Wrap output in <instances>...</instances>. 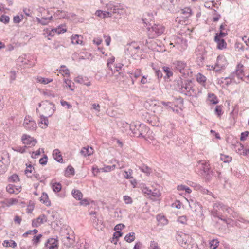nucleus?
Instances as JSON below:
<instances>
[{"label":"nucleus","instance_id":"a19ab883","mask_svg":"<svg viewBox=\"0 0 249 249\" xmlns=\"http://www.w3.org/2000/svg\"><path fill=\"white\" fill-rule=\"evenodd\" d=\"M196 79L197 82L201 84L202 85L204 84L206 80V77L200 73H199L197 75Z\"/></svg>","mask_w":249,"mask_h":249},{"label":"nucleus","instance_id":"412c9836","mask_svg":"<svg viewBox=\"0 0 249 249\" xmlns=\"http://www.w3.org/2000/svg\"><path fill=\"white\" fill-rule=\"evenodd\" d=\"M8 153L6 152H2L0 153V163L3 164L4 165H7L9 163Z\"/></svg>","mask_w":249,"mask_h":249},{"label":"nucleus","instance_id":"7ed1b4c3","mask_svg":"<svg viewBox=\"0 0 249 249\" xmlns=\"http://www.w3.org/2000/svg\"><path fill=\"white\" fill-rule=\"evenodd\" d=\"M226 211L229 214H231L232 210L231 208L224 205L220 202H216L213 204V209L212 210V214L214 217H217L221 220L225 222L226 224H229L230 222L229 219L225 218L223 219L222 215L220 214L221 213L220 211Z\"/></svg>","mask_w":249,"mask_h":249},{"label":"nucleus","instance_id":"4d7b16f0","mask_svg":"<svg viewBox=\"0 0 249 249\" xmlns=\"http://www.w3.org/2000/svg\"><path fill=\"white\" fill-rule=\"evenodd\" d=\"M50 109L49 110V112H48V117L51 116L55 111V107L54 104L52 103H49Z\"/></svg>","mask_w":249,"mask_h":249},{"label":"nucleus","instance_id":"7c9ffc66","mask_svg":"<svg viewBox=\"0 0 249 249\" xmlns=\"http://www.w3.org/2000/svg\"><path fill=\"white\" fill-rule=\"evenodd\" d=\"M71 194L73 197L78 200H81L83 197V194L79 190L73 189L71 192Z\"/></svg>","mask_w":249,"mask_h":249},{"label":"nucleus","instance_id":"72a5a7b5","mask_svg":"<svg viewBox=\"0 0 249 249\" xmlns=\"http://www.w3.org/2000/svg\"><path fill=\"white\" fill-rule=\"evenodd\" d=\"M3 245L6 247H10L13 248H15L17 246V243L14 241L12 240L9 241L5 240L3 243Z\"/></svg>","mask_w":249,"mask_h":249},{"label":"nucleus","instance_id":"e433bc0d","mask_svg":"<svg viewBox=\"0 0 249 249\" xmlns=\"http://www.w3.org/2000/svg\"><path fill=\"white\" fill-rule=\"evenodd\" d=\"M234 148L237 153L240 155H242V151L244 149V145L241 143L238 142L234 145Z\"/></svg>","mask_w":249,"mask_h":249},{"label":"nucleus","instance_id":"09e8293b","mask_svg":"<svg viewBox=\"0 0 249 249\" xmlns=\"http://www.w3.org/2000/svg\"><path fill=\"white\" fill-rule=\"evenodd\" d=\"M23 19V15H21L20 16L18 15H17L14 16L13 18V22L15 23H20Z\"/></svg>","mask_w":249,"mask_h":249},{"label":"nucleus","instance_id":"cd10ccee","mask_svg":"<svg viewBox=\"0 0 249 249\" xmlns=\"http://www.w3.org/2000/svg\"><path fill=\"white\" fill-rule=\"evenodd\" d=\"M106 8L108 12H110L111 14L112 13H117L119 12V9L117 8V6L111 3L107 4L106 6Z\"/></svg>","mask_w":249,"mask_h":249},{"label":"nucleus","instance_id":"423d86ee","mask_svg":"<svg viewBox=\"0 0 249 249\" xmlns=\"http://www.w3.org/2000/svg\"><path fill=\"white\" fill-rule=\"evenodd\" d=\"M147 35L149 38H154L162 34L164 31V27L160 24L152 25L151 23L147 27Z\"/></svg>","mask_w":249,"mask_h":249},{"label":"nucleus","instance_id":"f03ea898","mask_svg":"<svg viewBox=\"0 0 249 249\" xmlns=\"http://www.w3.org/2000/svg\"><path fill=\"white\" fill-rule=\"evenodd\" d=\"M129 128L135 136L143 138H146V135L149 131V128L146 125L139 122L132 123L129 125Z\"/></svg>","mask_w":249,"mask_h":249},{"label":"nucleus","instance_id":"dca6fc26","mask_svg":"<svg viewBox=\"0 0 249 249\" xmlns=\"http://www.w3.org/2000/svg\"><path fill=\"white\" fill-rule=\"evenodd\" d=\"M46 221L45 215L42 214L40 215L36 219H33L32 220V225L33 227H37Z\"/></svg>","mask_w":249,"mask_h":249},{"label":"nucleus","instance_id":"4468645a","mask_svg":"<svg viewBox=\"0 0 249 249\" xmlns=\"http://www.w3.org/2000/svg\"><path fill=\"white\" fill-rule=\"evenodd\" d=\"M199 169L200 172L199 174L201 176L204 175L210 169V164L206 161H201L199 162Z\"/></svg>","mask_w":249,"mask_h":249},{"label":"nucleus","instance_id":"13d9d810","mask_svg":"<svg viewBox=\"0 0 249 249\" xmlns=\"http://www.w3.org/2000/svg\"><path fill=\"white\" fill-rule=\"evenodd\" d=\"M10 82L12 83L16 78V73L14 71H11L10 72Z\"/></svg>","mask_w":249,"mask_h":249},{"label":"nucleus","instance_id":"3c124183","mask_svg":"<svg viewBox=\"0 0 249 249\" xmlns=\"http://www.w3.org/2000/svg\"><path fill=\"white\" fill-rule=\"evenodd\" d=\"M214 112L218 117H220L222 114V107L220 106H216Z\"/></svg>","mask_w":249,"mask_h":249},{"label":"nucleus","instance_id":"4be33fe9","mask_svg":"<svg viewBox=\"0 0 249 249\" xmlns=\"http://www.w3.org/2000/svg\"><path fill=\"white\" fill-rule=\"evenodd\" d=\"M162 71L165 74L163 77L165 80H168L173 76V72L169 67L163 66L162 67Z\"/></svg>","mask_w":249,"mask_h":249},{"label":"nucleus","instance_id":"9d476101","mask_svg":"<svg viewBox=\"0 0 249 249\" xmlns=\"http://www.w3.org/2000/svg\"><path fill=\"white\" fill-rule=\"evenodd\" d=\"M226 65V61L225 58L223 56L219 55L217 57L216 63L214 66H212V68H213L215 71H219L221 69H223Z\"/></svg>","mask_w":249,"mask_h":249},{"label":"nucleus","instance_id":"20e7f679","mask_svg":"<svg viewBox=\"0 0 249 249\" xmlns=\"http://www.w3.org/2000/svg\"><path fill=\"white\" fill-rule=\"evenodd\" d=\"M177 240L179 244L186 249H197V246L192 237L183 233L179 234L177 236Z\"/></svg>","mask_w":249,"mask_h":249},{"label":"nucleus","instance_id":"393cba45","mask_svg":"<svg viewBox=\"0 0 249 249\" xmlns=\"http://www.w3.org/2000/svg\"><path fill=\"white\" fill-rule=\"evenodd\" d=\"M127 48H126L127 50L129 52V53H136L137 52H135V51H136L137 50H139L140 47L139 46L136 44L135 42H132L130 44H127Z\"/></svg>","mask_w":249,"mask_h":249},{"label":"nucleus","instance_id":"c756f323","mask_svg":"<svg viewBox=\"0 0 249 249\" xmlns=\"http://www.w3.org/2000/svg\"><path fill=\"white\" fill-rule=\"evenodd\" d=\"M214 41L217 43V47L218 49L222 50L224 48H226L227 43L225 41L224 39H215L214 38Z\"/></svg>","mask_w":249,"mask_h":249},{"label":"nucleus","instance_id":"f257e3e1","mask_svg":"<svg viewBox=\"0 0 249 249\" xmlns=\"http://www.w3.org/2000/svg\"><path fill=\"white\" fill-rule=\"evenodd\" d=\"M177 89L181 93L188 96L196 97L199 92L197 87L194 85L191 80L183 81L180 79L177 81Z\"/></svg>","mask_w":249,"mask_h":249},{"label":"nucleus","instance_id":"603ef678","mask_svg":"<svg viewBox=\"0 0 249 249\" xmlns=\"http://www.w3.org/2000/svg\"><path fill=\"white\" fill-rule=\"evenodd\" d=\"M149 249H160V248L159 247L157 242L154 241H151L150 242Z\"/></svg>","mask_w":249,"mask_h":249},{"label":"nucleus","instance_id":"58836bf2","mask_svg":"<svg viewBox=\"0 0 249 249\" xmlns=\"http://www.w3.org/2000/svg\"><path fill=\"white\" fill-rule=\"evenodd\" d=\"M181 41L182 42V44H183L182 46L179 45V43H176L175 45H174V47H176L180 51H183L187 48V44L185 40H181Z\"/></svg>","mask_w":249,"mask_h":249},{"label":"nucleus","instance_id":"bf43d9fd","mask_svg":"<svg viewBox=\"0 0 249 249\" xmlns=\"http://www.w3.org/2000/svg\"><path fill=\"white\" fill-rule=\"evenodd\" d=\"M123 200L126 204H130L132 203V199L128 196H124L123 197Z\"/></svg>","mask_w":249,"mask_h":249},{"label":"nucleus","instance_id":"39448f33","mask_svg":"<svg viewBox=\"0 0 249 249\" xmlns=\"http://www.w3.org/2000/svg\"><path fill=\"white\" fill-rule=\"evenodd\" d=\"M46 101H42L39 103L38 107L36 109L39 116L38 125L42 128H46L47 127V118L44 115L46 112Z\"/></svg>","mask_w":249,"mask_h":249},{"label":"nucleus","instance_id":"e2e57ef3","mask_svg":"<svg viewBox=\"0 0 249 249\" xmlns=\"http://www.w3.org/2000/svg\"><path fill=\"white\" fill-rule=\"evenodd\" d=\"M41 152H44L43 149H39L36 151L33 152L31 157L33 158H36V156H38V155H40Z\"/></svg>","mask_w":249,"mask_h":249},{"label":"nucleus","instance_id":"8fccbe9b","mask_svg":"<svg viewBox=\"0 0 249 249\" xmlns=\"http://www.w3.org/2000/svg\"><path fill=\"white\" fill-rule=\"evenodd\" d=\"M160 103L166 107L167 109H172L173 104L171 102L161 101Z\"/></svg>","mask_w":249,"mask_h":249},{"label":"nucleus","instance_id":"2eb2a0df","mask_svg":"<svg viewBox=\"0 0 249 249\" xmlns=\"http://www.w3.org/2000/svg\"><path fill=\"white\" fill-rule=\"evenodd\" d=\"M192 210L197 211L201 209V205L194 199H187Z\"/></svg>","mask_w":249,"mask_h":249},{"label":"nucleus","instance_id":"37998d69","mask_svg":"<svg viewBox=\"0 0 249 249\" xmlns=\"http://www.w3.org/2000/svg\"><path fill=\"white\" fill-rule=\"evenodd\" d=\"M8 181L10 182H17L19 181V178L18 175L13 174L9 178Z\"/></svg>","mask_w":249,"mask_h":249},{"label":"nucleus","instance_id":"bb28decb","mask_svg":"<svg viewBox=\"0 0 249 249\" xmlns=\"http://www.w3.org/2000/svg\"><path fill=\"white\" fill-rule=\"evenodd\" d=\"M243 65L238 64L235 70V74L238 79H242L244 76V71L243 69Z\"/></svg>","mask_w":249,"mask_h":249},{"label":"nucleus","instance_id":"49530a36","mask_svg":"<svg viewBox=\"0 0 249 249\" xmlns=\"http://www.w3.org/2000/svg\"><path fill=\"white\" fill-rule=\"evenodd\" d=\"M10 20V18L8 16L5 15H2L0 17V21L1 22H3L5 24H7L9 23Z\"/></svg>","mask_w":249,"mask_h":249},{"label":"nucleus","instance_id":"c85d7f7f","mask_svg":"<svg viewBox=\"0 0 249 249\" xmlns=\"http://www.w3.org/2000/svg\"><path fill=\"white\" fill-rule=\"evenodd\" d=\"M93 153V150L91 147H83L81 149L80 151L81 154L85 157L89 156L91 155Z\"/></svg>","mask_w":249,"mask_h":249},{"label":"nucleus","instance_id":"680f3d73","mask_svg":"<svg viewBox=\"0 0 249 249\" xmlns=\"http://www.w3.org/2000/svg\"><path fill=\"white\" fill-rule=\"evenodd\" d=\"M42 235L40 234L38 235L37 236H35L33 239H32L33 244H37V243H38L40 241V239Z\"/></svg>","mask_w":249,"mask_h":249},{"label":"nucleus","instance_id":"774afa93","mask_svg":"<svg viewBox=\"0 0 249 249\" xmlns=\"http://www.w3.org/2000/svg\"><path fill=\"white\" fill-rule=\"evenodd\" d=\"M181 202L178 200H177L175 203L172 204V206L177 209H180L181 208Z\"/></svg>","mask_w":249,"mask_h":249},{"label":"nucleus","instance_id":"a878e982","mask_svg":"<svg viewBox=\"0 0 249 249\" xmlns=\"http://www.w3.org/2000/svg\"><path fill=\"white\" fill-rule=\"evenodd\" d=\"M53 156L54 160H56L57 162L60 163L63 162V160L62 156L61 154L60 151L58 149H56L53 150Z\"/></svg>","mask_w":249,"mask_h":249},{"label":"nucleus","instance_id":"9b49d317","mask_svg":"<svg viewBox=\"0 0 249 249\" xmlns=\"http://www.w3.org/2000/svg\"><path fill=\"white\" fill-rule=\"evenodd\" d=\"M22 142L24 144L29 145V146H34L37 143V141L27 134H23L21 138Z\"/></svg>","mask_w":249,"mask_h":249},{"label":"nucleus","instance_id":"69168bd1","mask_svg":"<svg viewBox=\"0 0 249 249\" xmlns=\"http://www.w3.org/2000/svg\"><path fill=\"white\" fill-rule=\"evenodd\" d=\"M39 199L42 203H45L47 201V193L45 192H43L42 195L40 197Z\"/></svg>","mask_w":249,"mask_h":249},{"label":"nucleus","instance_id":"0eeeda50","mask_svg":"<svg viewBox=\"0 0 249 249\" xmlns=\"http://www.w3.org/2000/svg\"><path fill=\"white\" fill-rule=\"evenodd\" d=\"M173 66L175 70L179 71L183 76H188L190 72L189 66L186 63L183 61L177 60L173 63Z\"/></svg>","mask_w":249,"mask_h":249},{"label":"nucleus","instance_id":"c03bdc74","mask_svg":"<svg viewBox=\"0 0 249 249\" xmlns=\"http://www.w3.org/2000/svg\"><path fill=\"white\" fill-rule=\"evenodd\" d=\"M220 159L221 160L223 161L224 162L229 163L231 161L232 158L231 156L222 154L220 157Z\"/></svg>","mask_w":249,"mask_h":249},{"label":"nucleus","instance_id":"5701e85b","mask_svg":"<svg viewBox=\"0 0 249 249\" xmlns=\"http://www.w3.org/2000/svg\"><path fill=\"white\" fill-rule=\"evenodd\" d=\"M21 187L19 186H16L12 184H9L6 187L7 191L10 193L17 194L20 191Z\"/></svg>","mask_w":249,"mask_h":249},{"label":"nucleus","instance_id":"aec40b11","mask_svg":"<svg viewBox=\"0 0 249 249\" xmlns=\"http://www.w3.org/2000/svg\"><path fill=\"white\" fill-rule=\"evenodd\" d=\"M72 44L74 45L80 44L83 43V36L81 35L75 34L72 35L71 38Z\"/></svg>","mask_w":249,"mask_h":249},{"label":"nucleus","instance_id":"b1692460","mask_svg":"<svg viewBox=\"0 0 249 249\" xmlns=\"http://www.w3.org/2000/svg\"><path fill=\"white\" fill-rule=\"evenodd\" d=\"M129 74L132 80V83L134 84L135 81L141 75V71L140 69H137L134 71L129 72Z\"/></svg>","mask_w":249,"mask_h":249},{"label":"nucleus","instance_id":"5fc2aeb1","mask_svg":"<svg viewBox=\"0 0 249 249\" xmlns=\"http://www.w3.org/2000/svg\"><path fill=\"white\" fill-rule=\"evenodd\" d=\"M227 33L220 31L219 33L216 34L214 38H215V39H222L221 38L225 37Z\"/></svg>","mask_w":249,"mask_h":249},{"label":"nucleus","instance_id":"f8f14e48","mask_svg":"<svg viewBox=\"0 0 249 249\" xmlns=\"http://www.w3.org/2000/svg\"><path fill=\"white\" fill-rule=\"evenodd\" d=\"M59 241L57 236L48 239V249H58Z\"/></svg>","mask_w":249,"mask_h":249},{"label":"nucleus","instance_id":"f704fd0d","mask_svg":"<svg viewBox=\"0 0 249 249\" xmlns=\"http://www.w3.org/2000/svg\"><path fill=\"white\" fill-rule=\"evenodd\" d=\"M125 240L128 242L131 243L134 241L135 239V236L134 232H130L127 234L124 237Z\"/></svg>","mask_w":249,"mask_h":249},{"label":"nucleus","instance_id":"79ce46f5","mask_svg":"<svg viewBox=\"0 0 249 249\" xmlns=\"http://www.w3.org/2000/svg\"><path fill=\"white\" fill-rule=\"evenodd\" d=\"M33 169H34L31 165H29V166H27L26 169L25 170V174L28 177H32Z\"/></svg>","mask_w":249,"mask_h":249},{"label":"nucleus","instance_id":"0e129e2a","mask_svg":"<svg viewBox=\"0 0 249 249\" xmlns=\"http://www.w3.org/2000/svg\"><path fill=\"white\" fill-rule=\"evenodd\" d=\"M27 146H25L24 147H17L15 149H13L15 151L20 152L21 153H23L25 152V149L26 148Z\"/></svg>","mask_w":249,"mask_h":249},{"label":"nucleus","instance_id":"4c0bfd02","mask_svg":"<svg viewBox=\"0 0 249 249\" xmlns=\"http://www.w3.org/2000/svg\"><path fill=\"white\" fill-rule=\"evenodd\" d=\"M59 71H60V73H61L63 76H70L69 70L68 68H66V66H65V65H63L60 66Z\"/></svg>","mask_w":249,"mask_h":249},{"label":"nucleus","instance_id":"a18cd8bd","mask_svg":"<svg viewBox=\"0 0 249 249\" xmlns=\"http://www.w3.org/2000/svg\"><path fill=\"white\" fill-rule=\"evenodd\" d=\"M192 10L190 7H185L181 10V13L186 15V17H189L192 14Z\"/></svg>","mask_w":249,"mask_h":249},{"label":"nucleus","instance_id":"473e14b6","mask_svg":"<svg viewBox=\"0 0 249 249\" xmlns=\"http://www.w3.org/2000/svg\"><path fill=\"white\" fill-rule=\"evenodd\" d=\"M139 169L142 172L146 173L147 175H149L152 172V169L145 164H143L139 167Z\"/></svg>","mask_w":249,"mask_h":249},{"label":"nucleus","instance_id":"6ab92c4d","mask_svg":"<svg viewBox=\"0 0 249 249\" xmlns=\"http://www.w3.org/2000/svg\"><path fill=\"white\" fill-rule=\"evenodd\" d=\"M147 121L153 126L160 127L161 125L159 118L156 116L153 115L150 117Z\"/></svg>","mask_w":249,"mask_h":249},{"label":"nucleus","instance_id":"de8ad7c7","mask_svg":"<svg viewBox=\"0 0 249 249\" xmlns=\"http://www.w3.org/2000/svg\"><path fill=\"white\" fill-rule=\"evenodd\" d=\"M133 171L131 169H129L128 171H124V177L126 179H131L133 178L132 176Z\"/></svg>","mask_w":249,"mask_h":249},{"label":"nucleus","instance_id":"052dcab7","mask_svg":"<svg viewBox=\"0 0 249 249\" xmlns=\"http://www.w3.org/2000/svg\"><path fill=\"white\" fill-rule=\"evenodd\" d=\"M187 217L186 216H181L178 218V222L181 224H185L187 223Z\"/></svg>","mask_w":249,"mask_h":249},{"label":"nucleus","instance_id":"1a4fd4ad","mask_svg":"<svg viewBox=\"0 0 249 249\" xmlns=\"http://www.w3.org/2000/svg\"><path fill=\"white\" fill-rule=\"evenodd\" d=\"M195 54L197 56L196 61L200 65V63H202L205 59L206 52L204 47L202 46L197 47L195 50Z\"/></svg>","mask_w":249,"mask_h":249},{"label":"nucleus","instance_id":"6e6d98bb","mask_svg":"<svg viewBox=\"0 0 249 249\" xmlns=\"http://www.w3.org/2000/svg\"><path fill=\"white\" fill-rule=\"evenodd\" d=\"M18 200L16 198H9L7 200V204L8 206H11L17 203Z\"/></svg>","mask_w":249,"mask_h":249},{"label":"nucleus","instance_id":"6e6552de","mask_svg":"<svg viewBox=\"0 0 249 249\" xmlns=\"http://www.w3.org/2000/svg\"><path fill=\"white\" fill-rule=\"evenodd\" d=\"M23 125L25 128L28 130H34L36 127V124L32 118L29 116H26L24 120Z\"/></svg>","mask_w":249,"mask_h":249},{"label":"nucleus","instance_id":"a211bd4d","mask_svg":"<svg viewBox=\"0 0 249 249\" xmlns=\"http://www.w3.org/2000/svg\"><path fill=\"white\" fill-rule=\"evenodd\" d=\"M66 32V29L64 28L62 26H59L58 28L52 29L51 31L48 33V36H53L55 34L59 35L61 33H64Z\"/></svg>","mask_w":249,"mask_h":249},{"label":"nucleus","instance_id":"f3484780","mask_svg":"<svg viewBox=\"0 0 249 249\" xmlns=\"http://www.w3.org/2000/svg\"><path fill=\"white\" fill-rule=\"evenodd\" d=\"M70 14L65 11L56 10L55 12H54V18L55 19L68 18H70V16H68V15Z\"/></svg>","mask_w":249,"mask_h":249},{"label":"nucleus","instance_id":"864d4df0","mask_svg":"<svg viewBox=\"0 0 249 249\" xmlns=\"http://www.w3.org/2000/svg\"><path fill=\"white\" fill-rule=\"evenodd\" d=\"M155 71V73L156 75L157 76L159 79H161L163 77V74L162 71L158 69H156L155 68H153Z\"/></svg>","mask_w":249,"mask_h":249},{"label":"nucleus","instance_id":"c9c22d12","mask_svg":"<svg viewBox=\"0 0 249 249\" xmlns=\"http://www.w3.org/2000/svg\"><path fill=\"white\" fill-rule=\"evenodd\" d=\"M208 99L213 104H216L218 103L217 97L213 93H209Z\"/></svg>","mask_w":249,"mask_h":249},{"label":"nucleus","instance_id":"ddd939ff","mask_svg":"<svg viewBox=\"0 0 249 249\" xmlns=\"http://www.w3.org/2000/svg\"><path fill=\"white\" fill-rule=\"evenodd\" d=\"M216 174H217V178H220V173L218 171L215 172V171L211 170L210 169L209 171H207L206 173H205V174H204L202 177L205 178L206 181H210L213 177L217 176Z\"/></svg>","mask_w":249,"mask_h":249},{"label":"nucleus","instance_id":"338daca9","mask_svg":"<svg viewBox=\"0 0 249 249\" xmlns=\"http://www.w3.org/2000/svg\"><path fill=\"white\" fill-rule=\"evenodd\" d=\"M66 171L70 173V175H74V168L71 165L68 166L66 169Z\"/></svg>","mask_w":249,"mask_h":249},{"label":"nucleus","instance_id":"ea45409f","mask_svg":"<svg viewBox=\"0 0 249 249\" xmlns=\"http://www.w3.org/2000/svg\"><path fill=\"white\" fill-rule=\"evenodd\" d=\"M219 241L217 239H213L210 241V248L212 249H216L219 245Z\"/></svg>","mask_w":249,"mask_h":249},{"label":"nucleus","instance_id":"2f4dec72","mask_svg":"<svg viewBox=\"0 0 249 249\" xmlns=\"http://www.w3.org/2000/svg\"><path fill=\"white\" fill-rule=\"evenodd\" d=\"M52 190L55 192H59L62 189L61 184L60 183L52 182L50 183Z\"/></svg>","mask_w":249,"mask_h":249}]
</instances>
